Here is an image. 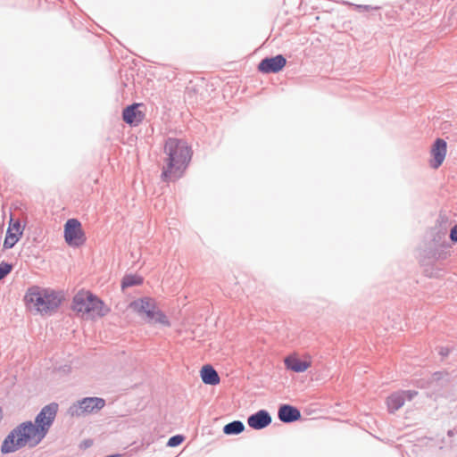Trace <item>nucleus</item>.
Here are the masks:
<instances>
[{
    "instance_id": "nucleus-1",
    "label": "nucleus",
    "mask_w": 457,
    "mask_h": 457,
    "mask_svg": "<svg viewBox=\"0 0 457 457\" xmlns=\"http://www.w3.org/2000/svg\"><path fill=\"white\" fill-rule=\"evenodd\" d=\"M163 152L166 157L161 174L162 180L168 183L182 178L192 159L191 146L184 139L168 137Z\"/></svg>"
},
{
    "instance_id": "nucleus-2",
    "label": "nucleus",
    "mask_w": 457,
    "mask_h": 457,
    "mask_svg": "<svg viewBox=\"0 0 457 457\" xmlns=\"http://www.w3.org/2000/svg\"><path fill=\"white\" fill-rule=\"evenodd\" d=\"M42 442L32 427L31 420H26L14 427L4 438L0 452L2 454L13 453L26 446L34 448Z\"/></svg>"
},
{
    "instance_id": "nucleus-3",
    "label": "nucleus",
    "mask_w": 457,
    "mask_h": 457,
    "mask_svg": "<svg viewBox=\"0 0 457 457\" xmlns=\"http://www.w3.org/2000/svg\"><path fill=\"white\" fill-rule=\"evenodd\" d=\"M62 300L63 297L60 292L38 286L29 287L24 295L26 305L32 304L41 314H52L61 306Z\"/></svg>"
},
{
    "instance_id": "nucleus-4",
    "label": "nucleus",
    "mask_w": 457,
    "mask_h": 457,
    "mask_svg": "<svg viewBox=\"0 0 457 457\" xmlns=\"http://www.w3.org/2000/svg\"><path fill=\"white\" fill-rule=\"evenodd\" d=\"M131 306L137 312L145 314L148 322L159 323L165 327L170 326V321L165 313L157 307L154 299L142 297L133 301Z\"/></svg>"
},
{
    "instance_id": "nucleus-5",
    "label": "nucleus",
    "mask_w": 457,
    "mask_h": 457,
    "mask_svg": "<svg viewBox=\"0 0 457 457\" xmlns=\"http://www.w3.org/2000/svg\"><path fill=\"white\" fill-rule=\"evenodd\" d=\"M59 405L57 403H50L44 406L32 421V427L43 441L54 422Z\"/></svg>"
},
{
    "instance_id": "nucleus-6",
    "label": "nucleus",
    "mask_w": 457,
    "mask_h": 457,
    "mask_svg": "<svg viewBox=\"0 0 457 457\" xmlns=\"http://www.w3.org/2000/svg\"><path fill=\"white\" fill-rule=\"evenodd\" d=\"M105 405V400L101 397L88 396L73 403L67 410L71 417H83L87 414L97 412Z\"/></svg>"
},
{
    "instance_id": "nucleus-7",
    "label": "nucleus",
    "mask_w": 457,
    "mask_h": 457,
    "mask_svg": "<svg viewBox=\"0 0 457 457\" xmlns=\"http://www.w3.org/2000/svg\"><path fill=\"white\" fill-rule=\"evenodd\" d=\"M448 384V374L443 371H436L430 378H422L416 382L418 387L428 390V396L429 397L440 395Z\"/></svg>"
},
{
    "instance_id": "nucleus-8",
    "label": "nucleus",
    "mask_w": 457,
    "mask_h": 457,
    "mask_svg": "<svg viewBox=\"0 0 457 457\" xmlns=\"http://www.w3.org/2000/svg\"><path fill=\"white\" fill-rule=\"evenodd\" d=\"M63 237L66 244L71 247H79L87 240L81 222L75 218L67 220L63 226Z\"/></svg>"
},
{
    "instance_id": "nucleus-9",
    "label": "nucleus",
    "mask_w": 457,
    "mask_h": 457,
    "mask_svg": "<svg viewBox=\"0 0 457 457\" xmlns=\"http://www.w3.org/2000/svg\"><path fill=\"white\" fill-rule=\"evenodd\" d=\"M287 64V59L283 54L266 56L257 65V70L262 74L278 73Z\"/></svg>"
},
{
    "instance_id": "nucleus-10",
    "label": "nucleus",
    "mask_w": 457,
    "mask_h": 457,
    "mask_svg": "<svg viewBox=\"0 0 457 457\" xmlns=\"http://www.w3.org/2000/svg\"><path fill=\"white\" fill-rule=\"evenodd\" d=\"M418 395L416 390H399L392 393L386 398V404L390 413H394L403 406L405 401H411Z\"/></svg>"
},
{
    "instance_id": "nucleus-11",
    "label": "nucleus",
    "mask_w": 457,
    "mask_h": 457,
    "mask_svg": "<svg viewBox=\"0 0 457 457\" xmlns=\"http://www.w3.org/2000/svg\"><path fill=\"white\" fill-rule=\"evenodd\" d=\"M447 144L443 138H436L431 147L430 167L434 169L439 168L446 155Z\"/></svg>"
},
{
    "instance_id": "nucleus-12",
    "label": "nucleus",
    "mask_w": 457,
    "mask_h": 457,
    "mask_svg": "<svg viewBox=\"0 0 457 457\" xmlns=\"http://www.w3.org/2000/svg\"><path fill=\"white\" fill-rule=\"evenodd\" d=\"M271 421V415L264 409L257 411L247 418L248 426L254 430H262L267 428Z\"/></svg>"
},
{
    "instance_id": "nucleus-13",
    "label": "nucleus",
    "mask_w": 457,
    "mask_h": 457,
    "mask_svg": "<svg viewBox=\"0 0 457 457\" xmlns=\"http://www.w3.org/2000/svg\"><path fill=\"white\" fill-rule=\"evenodd\" d=\"M278 418L284 424L295 422L302 418L300 410L289 403H281L278 409Z\"/></svg>"
},
{
    "instance_id": "nucleus-14",
    "label": "nucleus",
    "mask_w": 457,
    "mask_h": 457,
    "mask_svg": "<svg viewBox=\"0 0 457 457\" xmlns=\"http://www.w3.org/2000/svg\"><path fill=\"white\" fill-rule=\"evenodd\" d=\"M139 105L132 104L122 110V120L131 127L139 125L145 118V113L138 109Z\"/></svg>"
},
{
    "instance_id": "nucleus-15",
    "label": "nucleus",
    "mask_w": 457,
    "mask_h": 457,
    "mask_svg": "<svg viewBox=\"0 0 457 457\" xmlns=\"http://www.w3.org/2000/svg\"><path fill=\"white\" fill-rule=\"evenodd\" d=\"M450 243L445 240V233L437 231L433 238V246L431 247V254L436 259L445 258L443 252L450 248Z\"/></svg>"
},
{
    "instance_id": "nucleus-16",
    "label": "nucleus",
    "mask_w": 457,
    "mask_h": 457,
    "mask_svg": "<svg viewBox=\"0 0 457 457\" xmlns=\"http://www.w3.org/2000/svg\"><path fill=\"white\" fill-rule=\"evenodd\" d=\"M284 364L287 370L295 373H303L311 366L310 361L302 360L295 354H291L286 357Z\"/></svg>"
},
{
    "instance_id": "nucleus-17",
    "label": "nucleus",
    "mask_w": 457,
    "mask_h": 457,
    "mask_svg": "<svg viewBox=\"0 0 457 457\" xmlns=\"http://www.w3.org/2000/svg\"><path fill=\"white\" fill-rule=\"evenodd\" d=\"M200 377L205 385L216 386L220 382L219 373L211 364H205L202 367Z\"/></svg>"
},
{
    "instance_id": "nucleus-18",
    "label": "nucleus",
    "mask_w": 457,
    "mask_h": 457,
    "mask_svg": "<svg viewBox=\"0 0 457 457\" xmlns=\"http://www.w3.org/2000/svg\"><path fill=\"white\" fill-rule=\"evenodd\" d=\"M86 301L88 303V313L96 312L97 316L104 317L109 311V309L104 310V303L90 292H87Z\"/></svg>"
},
{
    "instance_id": "nucleus-19",
    "label": "nucleus",
    "mask_w": 457,
    "mask_h": 457,
    "mask_svg": "<svg viewBox=\"0 0 457 457\" xmlns=\"http://www.w3.org/2000/svg\"><path fill=\"white\" fill-rule=\"evenodd\" d=\"M87 292L78 293L72 300V309L77 312L88 313V303L86 301Z\"/></svg>"
},
{
    "instance_id": "nucleus-20",
    "label": "nucleus",
    "mask_w": 457,
    "mask_h": 457,
    "mask_svg": "<svg viewBox=\"0 0 457 457\" xmlns=\"http://www.w3.org/2000/svg\"><path fill=\"white\" fill-rule=\"evenodd\" d=\"M245 424L241 420H233L226 424L222 431L227 436H237L245 430Z\"/></svg>"
},
{
    "instance_id": "nucleus-21",
    "label": "nucleus",
    "mask_w": 457,
    "mask_h": 457,
    "mask_svg": "<svg viewBox=\"0 0 457 457\" xmlns=\"http://www.w3.org/2000/svg\"><path fill=\"white\" fill-rule=\"evenodd\" d=\"M143 282H144V278L142 276L137 275V274L129 273V274H126L122 278L120 286H121L122 289H125V288H129V287H131L134 286H140L143 284Z\"/></svg>"
},
{
    "instance_id": "nucleus-22",
    "label": "nucleus",
    "mask_w": 457,
    "mask_h": 457,
    "mask_svg": "<svg viewBox=\"0 0 457 457\" xmlns=\"http://www.w3.org/2000/svg\"><path fill=\"white\" fill-rule=\"evenodd\" d=\"M22 231H19V233H13L12 229L9 228L5 234V238L3 243V249H11L12 248L16 243L19 241L21 237Z\"/></svg>"
},
{
    "instance_id": "nucleus-23",
    "label": "nucleus",
    "mask_w": 457,
    "mask_h": 457,
    "mask_svg": "<svg viewBox=\"0 0 457 457\" xmlns=\"http://www.w3.org/2000/svg\"><path fill=\"white\" fill-rule=\"evenodd\" d=\"M345 5H348L349 7L353 8L355 11L359 12H377L380 9V7L377 5L354 4L346 1H345Z\"/></svg>"
},
{
    "instance_id": "nucleus-24",
    "label": "nucleus",
    "mask_w": 457,
    "mask_h": 457,
    "mask_svg": "<svg viewBox=\"0 0 457 457\" xmlns=\"http://www.w3.org/2000/svg\"><path fill=\"white\" fill-rule=\"evenodd\" d=\"M13 269V265L7 262L3 261L0 263V280L4 279L7 275H9Z\"/></svg>"
},
{
    "instance_id": "nucleus-25",
    "label": "nucleus",
    "mask_w": 457,
    "mask_h": 457,
    "mask_svg": "<svg viewBox=\"0 0 457 457\" xmlns=\"http://www.w3.org/2000/svg\"><path fill=\"white\" fill-rule=\"evenodd\" d=\"M185 440V436L183 435L178 434L170 436L167 442V446L169 447H177L180 445Z\"/></svg>"
},
{
    "instance_id": "nucleus-26",
    "label": "nucleus",
    "mask_w": 457,
    "mask_h": 457,
    "mask_svg": "<svg viewBox=\"0 0 457 457\" xmlns=\"http://www.w3.org/2000/svg\"><path fill=\"white\" fill-rule=\"evenodd\" d=\"M451 351L452 349L449 346H440L438 348V353L442 357V359L447 357Z\"/></svg>"
},
{
    "instance_id": "nucleus-27",
    "label": "nucleus",
    "mask_w": 457,
    "mask_h": 457,
    "mask_svg": "<svg viewBox=\"0 0 457 457\" xmlns=\"http://www.w3.org/2000/svg\"><path fill=\"white\" fill-rule=\"evenodd\" d=\"M449 237L453 243H457V224L451 228Z\"/></svg>"
},
{
    "instance_id": "nucleus-28",
    "label": "nucleus",
    "mask_w": 457,
    "mask_h": 457,
    "mask_svg": "<svg viewBox=\"0 0 457 457\" xmlns=\"http://www.w3.org/2000/svg\"><path fill=\"white\" fill-rule=\"evenodd\" d=\"M13 228L16 229V233H19V231H21V224L19 221H17L14 225H13Z\"/></svg>"
},
{
    "instance_id": "nucleus-29",
    "label": "nucleus",
    "mask_w": 457,
    "mask_h": 457,
    "mask_svg": "<svg viewBox=\"0 0 457 457\" xmlns=\"http://www.w3.org/2000/svg\"><path fill=\"white\" fill-rule=\"evenodd\" d=\"M85 447H89L92 445L91 440H85L84 441Z\"/></svg>"
},
{
    "instance_id": "nucleus-30",
    "label": "nucleus",
    "mask_w": 457,
    "mask_h": 457,
    "mask_svg": "<svg viewBox=\"0 0 457 457\" xmlns=\"http://www.w3.org/2000/svg\"><path fill=\"white\" fill-rule=\"evenodd\" d=\"M453 435V430H449V431H448V436H452Z\"/></svg>"
}]
</instances>
